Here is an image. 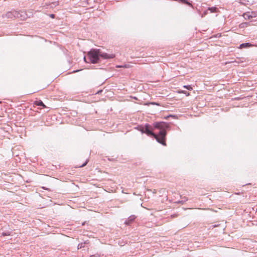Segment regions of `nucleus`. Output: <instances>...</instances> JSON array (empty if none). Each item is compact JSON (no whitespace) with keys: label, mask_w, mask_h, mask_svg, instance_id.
I'll list each match as a JSON object with an SVG mask.
<instances>
[{"label":"nucleus","mask_w":257,"mask_h":257,"mask_svg":"<svg viewBox=\"0 0 257 257\" xmlns=\"http://www.w3.org/2000/svg\"><path fill=\"white\" fill-rule=\"evenodd\" d=\"M170 127L169 124L164 121H156L152 125L146 123L143 134L155 139L158 143L166 146L167 131Z\"/></svg>","instance_id":"1"},{"label":"nucleus","mask_w":257,"mask_h":257,"mask_svg":"<svg viewBox=\"0 0 257 257\" xmlns=\"http://www.w3.org/2000/svg\"><path fill=\"white\" fill-rule=\"evenodd\" d=\"M87 56L90 63L97 64L100 62L101 59H110L115 57V54H107L103 52L99 49H91L87 52Z\"/></svg>","instance_id":"2"},{"label":"nucleus","mask_w":257,"mask_h":257,"mask_svg":"<svg viewBox=\"0 0 257 257\" xmlns=\"http://www.w3.org/2000/svg\"><path fill=\"white\" fill-rule=\"evenodd\" d=\"M6 17L10 19L14 18H21V19H25L26 18V14L25 13L21 12L13 11L9 12L5 15Z\"/></svg>","instance_id":"3"},{"label":"nucleus","mask_w":257,"mask_h":257,"mask_svg":"<svg viewBox=\"0 0 257 257\" xmlns=\"http://www.w3.org/2000/svg\"><path fill=\"white\" fill-rule=\"evenodd\" d=\"M242 16L245 20H250L253 18L257 17V12H247L243 13Z\"/></svg>","instance_id":"4"},{"label":"nucleus","mask_w":257,"mask_h":257,"mask_svg":"<svg viewBox=\"0 0 257 257\" xmlns=\"http://www.w3.org/2000/svg\"><path fill=\"white\" fill-rule=\"evenodd\" d=\"M137 216L135 215H132L130 216L127 219H126L124 222V224L127 226H131L134 221L135 220Z\"/></svg>","instance_id":"5"},{"label":"nucleus","mask_w":257,"mask_h":257,"mask_svg":"<svg viewBox=\"0 0 257 257\" xmlns=\"http://www.w3.org/2000/svg\"><path fill=\"white\" fill-rule=\"evenodd\" d=\"M208 11H209L210 13H213L217 12L218 9L216 7H208L207 10L204 12V15H206Z\"/></svg>","instance_id":"6"},{"label":"nucleus","mask_w":257,"mask_h":257,"mask_svg":"<svg viewBox=\"0 0 257 257\" xmlns=\"http://www.w3.org/2000/svg\"><path fill=\"white\" fill-rule=\"evenodd\" d=\"M175 1L178 2L182 4H184L188 6L191 7L192 8H193L192 2H189L188 0H176Z\"/></svg>","instance_id":"7"},{"label":"nucleus","mask_w":257,"mask_h":257,"mask_svg":"<svg viewBox=\"0 0 257 257\" xmlns=\"http://www.w3.org/2000/svg\"><path fill=\"white\" fill-rule=\"evenodd\" d=\"M252 46L253 45L250 43H249V42L244 43L241 44L239 45V48H240V49L248 48Z\"/></svg>","instance_id":"8"},{"label":"nucleus","mask_w":257,"mask_h":257,"mask_svg":"<svg viewBox=\"0 0 257 257\" xmlns=\"http://www.w3.org/2000/svg\"><path fill=\"white\" fill-rule=\"evenodd\" d=\"M34 104L37 106H42L43 108L46 107V105L41 100H38L34 102Z\"/></svg>","instance_id":"9"},{"label":"nucleus","mask_w":257,"mask_h":257,"mask_svg":"<svg viewBox=\"0 0 257 257\" xmlns=\"http://www.w3.org/2000/svg\"><path fill=\"white\" fill-rule=\"evenodd\" d=\"M181 200L176 202L177 203H180V204H183L185 202H186V201L188 200V198L186 197H181Z\"/></svg>","instance_id":"10"},{"label":"nucleus","mask_w":257,"mask_h":257,"mask_svg":"<svg viewBox=\"0 0 257 257\" xmlns=\"http://www.w3.org/2000/svg\"><path fill=\"white\" fill-rule=\"evenodd\" d=\"M136 128L141 132L142 134L144 133V125H139L137 127H136Z\"/></svg>","instance_id":"11"},{"label":"nucleus","mask_w":257,"mask_h":257,"mask_svg":"<svg viewBox=\"0 0 257 257\" xmlns=\"http://www.w3.org/2000/svg\"><path fill=\"white\" fill-rule=\"evenodd\" d=\"M11 233H12V231H4L2 233V235L3 236H9V235H11Z\"/></svg>","instance_id":"12"},{"label":"nucleus","mask_w":257,"mask_h":257,"mask_svg":"<svg viewBox=\"0 0 257 257\" xmlns=\"http://www.w3.org/2000/svg\"><path fill=\"white\" fill-rule=\"evenodd\" d=\"M87 243L86 241H85L84 242H81L78 244L77 248L78 249H80L82 248H83L85 247V244Z\"/></svg>","instance_id":"13"},{"label":"nucleus","mask_w":257,"mask_h":257,"mask_svg":"<svg viewBox=\"0 0 257 257\" xmlns=\"http://www.w3.org/2000/svg\"><path fill=\"white\" fill-rule=\"evenodd\" d=\"M170 117H173L174 118H176L177 117L176 115H173V114H169V115H167V116L164 117V118L166 119H168Z\"/></svg>","instance_id":"14"},{"label":"nucleus","mask_w":257,"mask_h":257,"mask_svg":"<svg viewBox=\"0 0 257 257\" xmlns=\"http://www.w3.org/2000/svg\"><path fill=\"white\" fill-rule=\"evenodd\" d=\"M183 87L185 88H186L187 89L189 90H191L192 89V87L191 85H184Z\"/></svg>","instance_id":"15"},{"label":"nucleus","mask_w":257,"mask_h":257,"mask_svg":"<svg viewBox=\"0 0 257 257\" xmlns=\"http://www.w3.org/2000/svg\"><path fill=\"white\" fill-rule=\"evenodd\" d=\"M179 92L184 93V94H186V96H189L190 94L189 92H188L187 91H186L185 90H181V91H179Z\"/></svg>","instance_id":"16"},{"label":"nucleus","mask_w":257,"mask_h":257,"mask_svg":"<svg viewBox=\"0 0 257 257\" xmlns=\"http://www.w3.org/2000/svg\"><path fill=\"white\" fill-rule=\"evenodd\" d=\"M117 68H128V65H118L116 66Z\"/></svg>","instance_id":"17"},{"label":"nucleus","mask_w":257,"mask_h":257,"mask_svg":"<svg viewBox=\"0 0 257 257\" xmlns=\"http://www.w3.org/2000/svg\"><path fill=\"white\" fill-rule=\"evenodd\" d=\"M150 104H152V105H158V106H160L161 105L160 103L157 102H150Z\"/></svg>","instance_id":"18"},{"label":"nucleus","mask_w":257,"mask_h":257,"mask_svg":"<svg viewBox=\"0 0 257 257\" xmlns=\"http://www.w3.org/2000/svg\"><path fill=\"white\" fill-rule=\"evenodd\" d=\"M88 160H87L82 165H81L80 167H83L84 166H85L88 163Z\"/></svg>","instance_id":"19"},{"label":"nucleus","mask_w":257,"mask_h":257,"mask_svg":"<svg viewBox=\"0 0 257 257\" xmlns=\"http://www.w3.org/2000/svg\"><path fill=\"white\" fill-rule=\"evenodd\" d=\"M90 257H100V255L98 254H95L94 255H90Z\"/></svg>","instance_id":"20"},{"label":"nucleus","mask_w":257,"mask_h":257,"mask_svg":"<svg viewBox=\"0 0 257 257\" xmlns=\"http://www.w3.org/2000/svg\"><path fill=\"white\" fill-rule=\"evenodd\" d=\"M83 59H84V61L86 63H90V60H89V61H87V60H86V56H84V57Z\"/></svg>","instance_id":"21"},{"label":"nucleus","mask_w":257,"mask_h":257,"mask_svg":"<svg viewBox=\"0 0 257 257\" xmlns=\"http://www.w3.org/2000/svg\"><path fill=\"white\" fill-rule=\"evenodd\" d=\"M102 92V90H99L96 93L97 94H100Z\"/></svg>","instance_id":"22"},{"label":"nucleus","mask_w":257,"mask_h":257,"mask_svg":"<svg viewBox=\"0 0 257 257\" xmlns=\"http://www.w3.org/2000/svg\"><path fill=\"white\" fill-rule=\"evenodd\" d=\"M50 17H51V18H55V14H51V15H50Z\"/></svg>","instance_id":"23"}]
</instances>
